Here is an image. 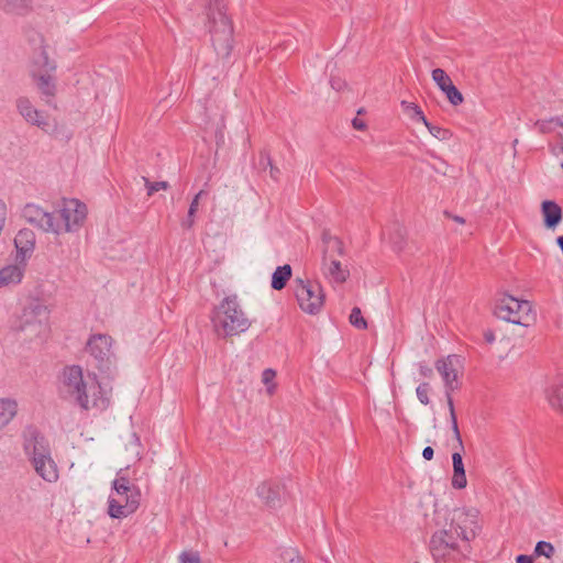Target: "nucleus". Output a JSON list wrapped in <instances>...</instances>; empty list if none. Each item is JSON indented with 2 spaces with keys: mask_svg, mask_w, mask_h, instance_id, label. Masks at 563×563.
<instances>
[{
  "mask_svg": "<svg viewBox=\"0 0 563 563\" xmlns=\"http://www.w3.org/2000/svg\"><path fill=\"white\" fill-rule=\"evenodd\" d=\"M63 391L85 410L91 408L104 409L108 400L102 396L100 384L96 376H84L80 366H68L63 372Z\"/></svg>",
  "mask_w": 563,
  "mask_h": 563,
  "instance_id": "f257e3e1",
  "label": "nucleus"
},
{
  "mask_svg": "<svg viewBox=\"0 0 563 563\" xmlns=\"http://www.w3.org/2000/svg\"><path fill=\"white\" fill-rule=\"evenodd\" d=\"M211 321L216 333L222 338L239 335L252 324L235 295L223 298L216 306Z\"/></svg>",
  "mask_w": 563,
  "mask_h": 563,
  "instance_id": "f03ea898",
  "label": "nucleus"
},
{
  "mask_svg": "<svg viewBox=\"0 0 563 563\" xmlns=\"http://www.w3.org/2000/svg\"><path fill=\"white\" fill-rule=\"evenodd\" d=\"M430 551L435 561L457 563L471 553V545L449 528L435 532L430 541Z\"/></svg>",
  "mask_w": 563,
  "mask_h": 563,
  "instance_id": "7ed1b4c3",
  "label": "nucleus"
},
{
  "mask_svg": "<svg viewBox=\"0 0 563 563\" xmlns=\"http://www.w3.org/2000/svg\"><path fill=\"white\" fill-rule=\"evenodd\" d=\"M494 314L507 322L528 327L534 320L532 303L504 294L495 303Z\"/></svg>",
  "mask_w": 563,
  "mask_h": 563,
  "instance_id": "20e7f679",
  "label": "nucleus"
},
{
  "mask_svg": "<svg viewBox=\"0 0 563 563\" xmlns=\"http://www.w3.org/2000/svg\"><path fill=\"white\" fill-rule=\"evenodd\" d=\"M478 515L475 508H455L449 514V529L470 544L481 530Z\"/></svg>",
  "mask_w": 563,
  "mask_h": 563,
  "instance_id": "39448f33",
  "label": "nucleus"
},
{
  "mask_svg": "<svg viewBox=\"0 0 563 563\" xmlns=\"http://www.w3.org/2000/svg\"><path fill=\"white\" fill-rule=\"evenodd\" d=\"M294 292L300 309L309 314H318L324 303V294L317 283L296 279Z\"/></svg>",
  "mask_w": 563,
  "mask_h": 563,
  "instance_id": "423d86ee",
  "label": "nucleus"
},
{
  "mask_svg": "<svg viewBox=\"0 0 563 563\" xmlns=\"http://www.w3.org/2000/svg\"><path fill=\"white\" fill-rule=\"evenodd\" d=\"M49 312L41 302H32L24 308L21 317V331L32 339L45 334L48 330Z\"/></svg>",
  "mask_w": 563,
  "mask_h": 563,
  "instance_id": "0eeeda50",
  "label": "nucleus"
},
{
  "mask_svg": "<svg viewBox=\"0 0 563 563\" xmlns=\"http://www.w3.org/2000/svg\"><path fill=\"white\" fill-rule=\"evenodd\" d=\"M62 224V231L73 232L78 230L87 216V207L77 199L65 200L63 208L54 212Z\"/></svg>",
  "mask_w": 563,
  "mask_h": 563,
  "instance_id": "6e6552de",
  "label": "nucleus"
},
{
  "mask_svg": "<svg viewBox=\"0 0 563 563\" xmlns=\"http://www.w3.org/2000/svg\"><path fill=\"white\" fill-rule=\"evenodd\" d=\"M22 217L30 224L43 230L59 234L62 224L54 212H47L35 203H27L22 210Z\"/></svg>",
  "mask_w": 563,
  "mask_h": 563,
  "instance_id": "1a4fd4ad",
  "label": "nucleus"
},
{
  "mask_svg": "<svg viewBox=\"0 0 563 563\" xmlns=\"http://www.w3.org/2000/svg\"><path fill=\"white\" fill-rule=\"evenodd\" d=\"M23 451L29 461L34 457H45L52 453L46 437L33 424L26 426L22 432Z\"/></svg>",
  "mask_w": 563,
  "mask_h": 563,
  "instance_id": "9d476101",
  "label": "nucleus"
},
{
  "mask_svg": "<svg viewBox=\"0 0 563 563\" xmlns=\"http://www.w3.org/2000/svg\"><path fill=\"white\" fill-rule=\"evenodd\" d=\"M112 339L106 334H93L87 342V352L97 361L101 371L109 369L113 353L111 351Z\"/></svg>",
  "mask_w": 563,
  "mask_h": 563,
  "instance_id": "9b49d317",
  "label": "nucleus"
},
{
  "mask_svg": "<svg viewBox=\"0 0 563 563\" xmlns=\"http://www.w3.org/2000/svg\"><path fill=\"white\" fill-rule=\"evenodd\" d=\"M141 490H132L125 495H110L108 499V514L111 518L121 519L134 514L140 507Z\"/></svg>",
  "mask_w": 563,
  "mask_h": 563,
  "instance_id": "f8f14e48",
  "label": "nucleus"
},
{
  "mask_svg": "<svg viewBox=\"0 0 563 563\" xmlns=\"http://www.w3.org/2000/svg\"><path fill=\"white\" fill-rule=\"evenodd\" d=\"M256 495L266 507L277 509L285 500V486L277 481H264L256 487Z\"/></svg>",
  "mask_w": 563,
  "mask_h": 563,
  "instance_id": "ddd939ff",
  "label": "nucleus"
},
{
  "mask_svg": "<svg viewBox=\"0 0 563 563\" xmlns=\"http://www.w3.org/2000/svg\"><path fill=\"white\" fill-rule=\"evenodd\" d=\"M459 363L460 360L456 355H449L435 362V368L441 375L448 391H453L459 387Z\"/></svg>",
  "mask_w": 563,
  "mask_h": 563,
  "instance_id": "4468645a",
  "label": "nucleus"
},
{
  "mask_svg": "<svg viewBox=\"0 0 563 563\" xmlns=\"http://www.w3.org/2000/svg\"><path fill=\"white\" fill-rule=\"evenodd\" d=\"M18 112L23 119L43 131H47L49 124L44 112L37 110L27 97H19L15 101Z\"/></svg>",
  "mask_w": 563,
  "mask_h": 563,
  "instance_id": "2eb2a0df",
  "label": "nucleus"
},
{
  "mask_svg": "<svg viewBox=\"0 0 563 563\" xmlns=\"http://www.w3.org/2000/svg\"><path fill=\"white\" fill-rule=\"evenodd\" d=\"M432 79L440 90L445 93L451 104L459 106L463 102V95L453 85L452 79L442 68H435L432 70Z\"/></svg>",
  "mask_w": 563,
  "mask_h": 563,
  "instance_id": "dca6fc26",
  "label": "nucleus"
},
{
  "mask_svg": "<svg viewBox=\"0 0 563 563\" xmlns=\"http://www.w3.org/2000/svg\"><path fill=\"white\" fill-rule=\"evenodd\" d=\"M54 73L55 71L43 73L38 70H31V76L47 104H51V100L56 95V80Z\"/></svg>",
  "mask_w": 563,
  "mask_h": 563,
  "instance_id": "f3484780",
  "label": "nucleus"
},
{
  "mask_svg": "<svg viewBox=\"0 0 563 563\" xmlns=\"http://www.w3.org/2000/svg\"><path fill=\"white\" fill-rule=\"evenodd\" d=\"M322 268L324 275L335 284L344 283L350 276L349 269L343 267L341 262L333 257V253L323 255Z\"/></svg>",
  "mask_w": 563,
  "mask_h": 563,
  "instance_id": "a211bd4d",
  "label": "nucleus"
},
{
  "mask_svg": "<svg viewBox=\"0 0 563 563\" xmlns=\"http://www.w3.org/2000/svg\"><path fill=\"white\" fill-rule=\"evenodd\" d=\"M35 473L47 483L57 482L59 474L55 461L52 457V453L45 455V457H34L30 461Z\"/></svg>",
  "mask_w": 563,
  "mask_h": 563,
  "instance_id": "6ab92c4d",
  "label": "nucleus"
},
{
  "mask_svg": "<svg viewBox=\"0 0 563 563\" xmlns=\"http://www.w3.org/2000/svg\"><path fill=\"white\" fill-rule=\"evenodd\" d=\"M534 126L542 134L556 133L559 150H563V121L560 118H551L550 120H539Z\"/></svg>",
  "mask_w": 563,
  "mask_h": 563,
  "instance_id": "aec40b11",
  "label": "nucleus"
},
{
  "mask_svg": "<svg viewBox=\"0 0 563 563\" xmlns=\"http://www.w3.org/2000/svg\"><path fill=\"white\" fill-rule=\"evenodd\" d=\"M544 225L554 229L562 220V208L552 200H544L541 205Z\"/></svg>",
  "mask_w": 563,
  "mask_h": 563,
  "instance_id": "412c9836",
  "label": "nucleus"
},
{
  "mask_svg": "<svg viewBox=\"0 0 563 563\" xmlns=\"http://www.w3.org/2000/svg\"><path fill=\"white\" fill-rule=\"evenodd\" d=\"M24 274L23 264L8 265L0 269V287L16 285L22 280Z\"/></svg>",
  "mask_w": 563,
  "mask_h": 563,
  "instance_id": "4be33fe9",
  "label": "nucleus"
},
{
  "mask_svg": "<svg viewBox=\"0 0 563 563\" xmlns=\"http://www.w3.org/2000/svg\"><path fill=\"white\" fill-rule=\"evenodd\" d=\"M462 451H456L452 454V463H453V476H452V486L455 489H463L467 485V479L465 475V468L462 459Z\"/></svg>",
  "mask_w": 563,
  "mask_h": 563,
  "instance_id": "5701e85b",
  "label": "nucleus"
},
{
  "mask_svg": "<svg viewBox=\"0 0 563 563\" xmlns=\"http://www.w3.org/2000/svg\"><path fill=\"white\" fill-rule=\"evenodd\" d=\"M34 233L31 230H20L14 239V245L19 255H22V261L34 249Z\"/></svg>",
  "mask_w": 563,
  "mask_h": 563,
  "instance_id": "b1692460",
  "label": "nucleus"
},
{
  "mask_svg": "<svg viewBox=\"0 0 563 563\" xmlns=\"http://www.w3.org/2000/svg\"><path fill=\"white\" fill-rule=\"evenodd\" d=\"M31 70H38L43 73L56 70L55 62L49 60L47 52L44 47H40L34 52Z\"/></svg>",
  "mask_w": 563,
  "mask_h": 563,
  "instance_id": "393cba45",
  "label": "nucleus"
},
{
  "mask_svg": "<svg viewBox=\"0 0 563 563\" xmlns=\"http://www.w3.org/2000/svg\"><path fill=\"white\" fill-rule=\"evenodd\" d=\"M18 413V402L11 398H0V431L7 427Z\"/></svg>",
  "mask_w": 563,
  "mask_h": 563,
  "instance_id": "a878e982",
  "label": "nucleus"
},
{
  "mask_svg": "<svg viewBox=\"0 0 563 563\" xmlns=\"http://www.w3.org/2000/svg\"><path fill=\"white\" fill-rule=\"evenodd\" d=\"M0 9L7 14L25 15L31 10L30 0H0Z\"/></svg>",
  "mask_w": 563,
  "mask_h": 563,
  "instance_id": "bb28decb",
  "label": "nucleus"
},
{
  "mask_svg": "<svg viewBox=\"0 0 563 563\" xmlns=\"http://www.w3.org/2000/svg\"><path fill=\"white\" fill-rule=\"evenodd\" d=\"M123 470L117 475V478L112 482V493L111 495H129L132 494V490H140V488L135 485H131L128 477L122 475Z\"/></svg>",
  "mask_w": 563,
  "mask_h": 563,
  "instance_id": "cd10ccee",
  "label": "nucleus"
},
{
  "mask_svg": "<svg viewBox=\"0 0 563 563\" xmlns=\"http://www.w3.org/2000/svg\"><path fill=\"white\" fill-rule=\"evenodd\" d=\"M291 277V267L288 264L278 266L272 276V288L282 290Z\"/></svg>",
  "mask_w": 563,
  "mask_h": 563,
  "instance_id": "c85d7f7f",
  "label": "nucleus"
},
{
  "mask_svg": "<svg viewBox=\"0 0 563 563\" xmlns=\"http://www.w3.org/2000/svg\"><path fill=\"white\" fill-rule=\"evenodd\" d=\"M323 255L336 252L343 255V243L340 239L332 236L328 231L322 233Z\"/></svg>",
  "mask_w": 563,
  "mask_h": 563,
  "instance_id": "c756f323",
  "label": "nucleus"
},
{
  "mask_svg": "<svg viewBox=\"0 0 563 563\" xmlns=\"http://www.w3.org/2000/svg\"><path fill=\"white\" fill-rule=\"evenodd\" d=\"M400 106L404 113L408 115L411 120L422 122L423 124L427 123V118L424 117L421 108L418 104L402 100Z\"/></svg>",
  "mask_w": 563,
  "mask_h": 563,
  "instance_id": "7c9ffc66",
  "label": "nucleus"
},
{
  "mask_svg": "<svg viewBox=\"0 0 563 563\" xmlns=\"http://www.w3.org/2000/svg\"><path fill=\"white\" fill-rule=\"evenodd\" d=\"M206 192L200 190L192 199L186 219L183 220L181 227L184 229H191L195 224L196 212L198 211L199 200Z\"/></svg>",
  "mask_w": 563,
  "mask_h": 563,
  "instance_id": "2f4dec72",
  "label": "nucleus"
},
{
  "mask_svg": "<svg viewBox=\"0 0 563 563\" xmlns=\"http://www.w3.org/2000/svg\"><path fill=\"white\" fill-rule=\"evenodd\" d=\"M282 563H306L296 548H286L280 552Z\"/></svg>",
  "mask_w": 563,
  "mask_h": 563,
  "instance_id": "473e14b6",
  "label": "nucleus"
},
{
  "mask_svg": "<svg viewBox=\"0 0 563 563\" xmlns=\"http://www.w3.org/2000/svg\"><path fill=\"white\" fill-rule=\"evenodd\" d=\"M424 125L429 130V132L440 141H448L452 137V132L450 130L434 125L430 123L428 120L427 123H424Z\"/></svg>",
  "mask_w": 563,
  "mask_h": 563,
  "instance_id": "72a5a7b5",
  "label": "nucleus"
},
{
  "mask_svg": "<svg viewBox=\"0 0 563 563\" xmlns=\"http://www.w3.org/2000/svg\"><path fill=\"white\" fill-rule=\"evenodd\" d=\"M549 400L553 408L563 413V385L552 389Z\"/></svg>",
  "mask_w": 563,
  "mask_h": 563,
  "instance_id": "f704fd0d",
  "label": "nucleus"
},
{
  "mask_svg": "<svg viewBox=\"0 0 563 563\" xmlns=\"http://www.w3.org/2000/svg\"><path fill=\"white\" fill-rule=\"evenodd\" d=\"M350 323L360 330H365L367 328V322L362 316V311L358 307H354L350 314Z\"/></svg>",
  "mask_w": 563,
  "mask_h": 563,
  "instance_id": "c9c22d12",
  "label": "nucleus"
},
{
  "mask_svg": "<svg viewBox=\"0 0 563 563\" xmlns=\"http://www.w3.org/2000/svg\"><path fill=\"white\" fill-rule=\"evenodd\" d=\"M534 554L550 559L554 554V547L550 542L539 541L534 548Z\"/></svg>",
  "mask_w": 563,
  "mask_h": 563,
  "instance_id": "e433bc0d",
  "label": "nucleus"
},
{
  "mask_svg": "<svg viewBox=\"0 0 563 563\" xmlns=\"http://www.w3.org/2000/svg\"><path fill=\"white\" fill-rule=\"evenodd\" d=\"M276 377V372L272 368H267L262 374V382L264 385L267 386V393L269 395H273L276 388V385L274 384V379Z\"/></svg>",
  "mask_w": 563,
  "mask_h": 563,
  "instance_id": "4c0bfd02",
  "label": "nucleus"
},
{
  "mask_svg": "<svg viewBox=\"0 0 563 563\" xmlns=\"http://www.w3.org/2000/svg\"><path fill=\"white\" fill-rule=\"evenodd\" d=\"M145 187L147 189V196L154 195V192L159 190H166L169 187V184L167 181H155L151 183L148 178L142 177Z\"/></svg>",
  "mask_w": 563,
  "mask_h": 563,
  "instance_id": "58836bf2",
  "label": "nucleus"
},
{
  "mask_svg": "<svg viewBox=\"0 0 563 563\" xmlns=\"http://www.w3.org/2000/svg\"><path fill=\"white\" fill-rule=\"evenodd\" d=\"M179 563H201L200 555L196 551H184L178 556Z\"/></svg>",
  "mask_w": 563,
  "mask_h": 563,
  "instance_id": "ea45409f",
  "label": "nucleus"
},
{
  "mask_svg": "<svg viewBox=\"0 0 563 563\" xmlns=\"http://www.w3.org/2000/svg\"><path fill=\"white\" fill-rule=\"evenodd\" d=\"M429 390H430V385L428 383L420 384L416 389L417 397H418L419 401L423 405H428L430 402Z\"/></svg>",
  "mask_w": 563,
  "mask_h": 563,
  "instance_id": "a19ab883",
  "label": "nucleus"
},
{
  "mask_svg": "<svg viewBox=\"0 0 563 563\" xmlns=\"http://www.w3.org/2000/svg\"><path fill=\"white\" fill-rule=\"evenodd\" d=\"M450 420H451V424H452L453 435H454V439H455V441L457 443V449L460 451H464V444H463V440H462L461 432H460V429H459L457 418H453V419H450Z\"/></svg>",
  "mask_w": 563,
  "mask_h": 563,
  "instance_id": "79ce46f5",
  "label": "nucleus"
},
{
  "mask_svg": "<svg viewBox=\"0 0 563 563\" xmlns=\"http://www.w3.org/2000/svg\"><path fill=\"white\" fill-rule=\"evenodd\" d=\"M330 85L334 90L341 91L342 89H344L346 84L340 77H331Z\"/></svg>",
  "mask_w": 563,
  "mask_h": 563,
  "instance_id": "37998d69",
  "label": "nucleus"
},
{
  "mask_svg": "<svg viewBox=\"0 0 563 563\" xmlns=\"http://www.w3.org/2000/svg\"><path fill=\"white\" fill-rule=\"evenodd\" d=\"M445 393H446L448 407H449V411H450V419L456 418L453 399L451 397L452 391H448V389H445Z\"/></svg>",
  "mask_w": 563,
  "mask_h": 563,
  "instance_id": "c03bdc74",
  "label": "nucleus"
},
{
  "mask_svg": "<svg viewBox=\"0 0 563 563\" xmlns=\"http://www.w3.org/2000/svg\"><path fill=\"white\" fill-rule=\"evenodd\" d=\"M419 373L423 377H431L433 375V369L430 366H428L427 364L420 363L419 364Z\"/></svg>",
  "mask_w": 563,
  "mask_h": 563,
  "instance_id": "a18cd8bd",
  "label": "nucleus"
},
{
  "mask_svg": "<svg viewBox=\"0 0 563 563\" xmlns=\"http://www.w3.org/2000/svg\"><path fill=\"white\" fill-rule=\"evenodd\" d=\"M352 125L355 130H358V131H364L366 129V123L358 118H354L352 120Z\"/></svg>",
  "mask_w": 563,
  "mask_h": 563,
  "instance_id": "49530a36",
  "label": "nucleus"
},
{
  "mask_svg": "<svg viewBox=\"0 0 563 563\" xmlns=\"http://www.w3.org/2000/svg\"><path fill=\"white\" fill-rule=\"evenodd\" d=\"M443 214H444L445 218L452 219L453 221H455L459 224H464L465 223V219L460 217V216H454V214H452L449 211H444Z\"/></svg>",
  "mask_w": 563,
  "mask_h": 563,
  "instance_id": "de8ad7c7",
  "label": "nucleus"
},
{
  "mask_svg": "<svg viewBox=\"0 0 563 563\" xmlns=\"http://www.w3.org/2000/svg\"><path fill=\"white\" fill-rule=\"evenodd\" d=\"M434 451L431 446H427L422 451V456L424 460L430 461L433 459Z\"/></svg>",
  "mask_w": 563,
  "mask_h": 563,
  "instance_id": "09e8293b",
  "label": "nucleus"
},
{
  "mask_svg": "<svg viewBox=\"0 0 563 563\" xmlns=\"http://www.w3.org/2000/svg\"><path fill=\"white\" fill-rule=\"evenodd\" d=\"M517 563H533V558L531 555L520 554L516 558Z\"/></svg>",
  "mask_w": 563,
  "mask_h": 563,
  "instance_id": "8fccbe9b",
  "label": "nucleus"
},
{
  "mask_svg": "<svg viewBox=\"0 0 563 563\" xmlns=\"http://www.w3.org/2000/svg\"><path fill=\"white\" fill-rule=\"evenodd\" d=\"M484 339L487 343L492 344L495 341V334L492 330H486L484 332Z\"/></svg>",
  "mask_w": 563,
  "mask_h": 563,
  "instance_id": "3c124183",
  "label": "nucleus"
},
{
  "mask_svg": "<svg viewBox=\"0 0 563 563\" xmlns=\"http://www.w3.org/2000/svg\"><path fill=\"white\" fill-rule=\"evenodd\" d=\"M268 165L271 166V176L276 178L277 174L279 173L278 168L274 167L269 157H266Z\"/></svg>",
  "mask_w": 563,
  "mask_h": 563,
  "instance_id": "603ef678",
  "label": "nucleus"
},
{
  "mask_svg": "<svg viewBox=\"0 0 563 563\" xmlns=\"http://www.w3.org/2000/svg\"><path fill=\"white\" fill-rule=\"evenodd\" d=\"M135 443L139 445V438L133 435Z\"/></svg>",
  "mask_w": 563,
  "mask_h": 563,
  "instance_id": "864d4df0",
  "label": "nucleus"
},
{
  "mask_svg": "<svg viewBox=\"0 0 563 563\" xmlns=\"http://www.w3.org/2000/svg\"><path fill=\"white\" fill-rule=\"evenodd\" d=\"M357 113L363 114V109H360Z\"/></svg>",
  "mask_w": 563,
  "mask_h": 563,
  "instance_id": "5fc2aeb1",
  "label": "nucleus"
},
{
  "mask_svg": "<svg viewBox=\"0 0 563 563\" xmlns=\"http://www.w3.org/2000/svg\"><path fill=\"white\" fill-rule=\"evenodd\" d=\"M559 151H560V153H562V154H563V150H559ZM561 166H562V168H563V163L561 164Z\"/></svg>",
  "mask_w": 563,
  "mask_h": 563,
  "instance_id": "6e6d98bb",
  "label": "nucleus"
}]
</instances>
